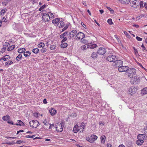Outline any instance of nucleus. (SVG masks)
<instances>
[{"label": "nucleus", "instance_id": "f257e3e1", "mask_svg": "<svg viewBox=\"0 0 147 147\" xmlns=\"http://www.w3.org/2000/svg\"><path fill=\"white\" fill-rule=\"evenodd\" d=\"M147 136L145 134H139L137 136L138 139L136 142V144L138 145H142L144 142V140L146 139Z\"/></svg>", "mask_w": 147, "mask_h": 147}, {"label": "nucleus", "instance_id": "f03ea898", "mask_svg": "<svg viewBox=\"0 0 147 147\" xmlns=\"http://www.w3.org/2000/svg\"><path fill=\"white\" fill-rule=\"evenodd\" d=\"M84 129V126L82 124L79 126L78 125H75L74 127L73 131L75 133L78 132H81L83 131Z\"/></svg>", "mask_w": 147, "mask_h": 147}, {"label": "nucleus", "instance_id": "7ed1b4c3", "mask_svg": "<svg viewBox=\"0 0 147 147\" xmlns=\"http://www.w3.org/2000/svg\"><path fill=\"white\" fill-rule=\"evenodd\" d=\"M136 69L134 68H128L127 71V74L128 77L131 78L134 76L136 75Z\"/></svg>", "mask_w": 147, "mask_h": 147}, {"label": "nucleus", "instance_id": "20e7f679", "mask_svg": "<svg viewBox=\"0 0 147 147\" xmlns=\"http://www.w3.org/2000/svg\"><path fill=\"white\" fill-rule=\"evenodd\" d=\"M131 6L136 10L139 9V6L140 5L139 2L137 0H135L130 3Z\"/></svg>", "mask_w": 147, "mask_h": 147}, {"label": "nucleus", "instance_id": "39448f33", "mask_svg": "<svg viewBox=\"0 0 147 147\" xmlns=\"http://www.w3.org/2000/svg\"><path fill=\"white\" fill-rule=\"evenodd\" d=\"M97 136H96L95 135L92 134L90 138L88 137H86V140L90 142L93 143L94 142V141L97 139Z\"/></svg>", "mask_w": 147, "mask_h": 147}, {"label": "nucleus", "instance_id": "423d86ee", "mask_svg": "<svg viewBox=\"0 0 147 147\" xmlns=\"http://www.w3.org/2000/svg\"><path fill=\"white\" fill-rule=\"evenodd\" d=\"M29 124L30 127L34 128L37 127L39 125L38 122L35 120L30 121Z\"/></svg>", "mask_w": 147, "mask_h": 147}, {"label": "nucleus", "instance_id": "0eeeda50", "mask_svg": "<svg viewBox=\"0 0 147 147\" xmlns=\"http://www.w3.org/2000/svg\"><path fill=\"white\" fill-rule=\"evenodd\" d=\"M85 37V34L82 32H80L77 34L75 37V39L76 40H81L84 38Z\"/></svg>", "mask_w": 147, "mask_h": 147}, {"label": "nucleus", "instance_id": "6e6552de", "mask_svg": "<svg viewBox=\"0 0 147 147\" xmlns=\"http://www.w3.org/2000/svg\"><path fill=\"white\" fill-rule=\"evenodd\" d=\"M113 66H114L116 67H118V68L123 65V62L121 60L116 61L113 63Z\"/></svg>", "mask_w": 147, "mask_h": 147}, {"label": "nucleus", "instance_id": "1a4fd4ad", "mask_svg": "<svg viewBox=\"0 0 147 147\" xmlns=\"http://www.w3.org/2000/svg\"><path fill=\"white\" fill-rule=\"evenodd\" d=\"M137 90L134 87L132 86L129 88L128 90V92L129 94L132 95L135 94L137 91Z\"/></svg>", "mask_w": 147, "mask_h": 147}, {"label": "nucleus", "instance_id": "9d476101", "mask_svg": "<svg viewBox=\"0 0 147 147\" xmlns=\"http://www.w3.org/2000/svg\"><path fill=\"white\" fill-rule=\"evenodd\" d=\"M106 52V49L103 47L99 48L97 51V53L101 55H103Z\"/></svg>", "mask_w": 147, "mask_h": 147}, {"label": "nucleus", "instance_id": "9b49d317", "mask_svg": "<svg viewBox=\"0 0 147 147\" xmlns=\"http://www.w3.org/2000/svg\"><path fill=\"white\" fill-rule=\"evenodd\" d=\"M128 67L127 66H121V67H119L118 68V70L120 72H123L127 71Z\"/></svg>", "mask_w": 147, "mask_h": 147}, {"label": "nucleus", "instance_id": "f8f14e48", "mask_svg": "<svg viewBox=\"0 0 147 147\" xmlns=\"http://www.w3.org/2000/svg\"><path fill=\"white\" fill-rule=\"evenodd\" d=\"M42 19L45 22H48L50 20V18L47 13L44 14L42 17Z\"/></svg>", "mask_w": 147, "mask_h": 147}, {"label": "nucleus", "instance_id": "ddd939ff", "mask_svg": "<svg viewBox=\"0 0 147 147\" xmlns=\"http://www.w3.org/2000/svg\"><path fill=\"white\" fill-rule=\"evenodd\" d=\"M56 129V130L59 132H61L63 130V128L61 124V123H57V124L55 125Z\"/></svg>", "mask_w": 147, "mask_h": 147}, {"label": "nucleus", "instance_id": "4468645a", "mask_svg": "<svg viewBox=\"0 0 147 147\" xmlns=\"http://www.w3.org/2000/svg\"><path fill=\"white\" fill-rule=\"evenodd\" d=\"M116 56L115 55H110L107 58V60L111 62L113 61L115 59Z\"/></svg>", "mask_w": 147, "mask_h": 147}, {"label": "nucleus", "instance_id": "2eb2a0df", "mask_svg": "<svg viewBox=\"0 0 147 147\" xmlns=\"http://www.w3.org/2000/svg\"><path fill=\"white\" fill-rule=\"evenodd\" d=\"M49 111L51 115L52 116L55 115L57 113V110L53 108H51Z\"/></svg>", "mask_w": 147, "mask_h": 147}, {"label": "nucleus", "instance_id": "dca6fc26", "mask_svg": "<svg viewBox=\"0 0 147 147\" xmlns=\"http://www.w3.org/2000/svg\"><path fill=\"white\" fill-rule=\"evenodd\" d=\"M77 32L76 30H73L69 33V35L70 37L72 36L73 37L76 34Z\"/></svg>", "mask_w": 147, "mask_h": 147}, {"label": "nucleus", "instance_id": "f3484780", "mask_svg": "<svg viewBox=\"0 0 147 147\" xmlns=\"http://www.w3.org/2000/svg\"><path fill=\"white\" fill-rule=\"evenodd\" d=\"M88 45L89 48L92 49H94L97 47V45L96 44H94L92 42L89 43Z\"/></svg>", "mask_w": 147, "mask_h": 147}, {"label": "nucleus", "instance_id": "a211bd4d", "mask_svg": "<svg viewBox=\"0 0 147 147\" xmlns=\"http://www.w3.org/2000/svg\"><path fill=\"white\" fill-rule=\"evenodd\" d=\"M121 3L124 4H128L131 0H118Z\"/></svg>", "mask_w": 147, "mask_h": 147}, {"label": "nucleus", "instance_id": "6ab92c4d", "mask_svg": "<svg viewBox=\"0 0 147 147\" xmlns=\"http://www.w3.org/2000/svg\"><path fill=\"white\" fill-rule=\"evenodd\" d=\"M13 64V61L11 60H9L5 63L4 66L5 67H8L10 65Z\"/></svg>", "mask_w": 147, "mask_h": 147}, {"label": "nucleus", "instance_id": "aec40b11", "mask_svg": "<svg viewBox=\"0 0 147 147\" xmlns=\"http://www.w3.org/2000/svg\"><path fill=\"white\" fill-rule=\"evenodd\" d=\"M64 22L61 20L58 23L57 26L59 28H61L64 26Z\"/></svg>", "mask_w": 147, "mask_h": 147}, {"label": "nucleus", "instance_id": "412c9836", "mask_svg": "<svg viewBox=\"0 0 147 147\" xmlns=\"http://www.w3.org/2000/svg\"><path fill=\"white\" fill-rule=\"evenodd\" d=\"M10 58V57L9 55H6L5 56L2 57L1 59V60H3L5 61H6L8 60Z\"/></svg>", "mask_w": 147, "mask_h": 147}, {"label": "nucleus", "instance_id": "4be33fe9", "mask_svg": "<svg viewBox=\"0 0 147 147\" xmlns=\"http://www.w3.org/2000/svg\"><path fill=\"white\" fill-rule=\"evenodd\" d=\"M133 79L134 82H135L136 83H138L140 82V78L138 76H135Z\"/></svg>", "mask_w": 147, "mask_h": 147}, {"label": "nucleus", "instance_id": "5701e85b", "mask_svg": "<svg viewBox=\"0 0 147 147\" xmlns=\"http://www.w3.org/2000/svg\"><path fill=\"white\" fill-rule=\"evenodd\" d=\"M106 137L105 135L102 136L100 137V141L102 143L104 144L105 142Z\"/></svg>", "mask_w": 147, "mask_h": 147}, {"label": "nucleus", "instance_id": "b1692460", "mask_svg": "<svg viewBox=\"0 0 147 147\" xmlns=\"http://www.w3.org/2000/svg\"><path fill=\"white\" fill-rule=\"evenodd\" d=\"M10 119V117L9 115H6L2 117V119L4 121H7L9 120Z\"/></svg>", "mask_w": 147, "mask_h": 147}, {"label": "nucleus", "instance_id": "393cba45", "mask_svg": "<svg viewBox=\"0 0 147 147\" xmlns=\"http://www.w3.org/2000/svg\"><path fill=\"white\" fill-rule=\"evenodd\" d=\"M26 49L24 48H20L18 50V52L20 53H24Z\"/></svg>", "mask_w": 147, "mask_h": 147}, {"label": "nucleus", "instance_id": "a878e982", "mask_svg": "<svg viewBox=\"0 0 147 147\" xmlns=\"http://www.w3.org/2000/svg\"><path fill=\"white\" fill-rule=\"evenodd\" d=\"M98 54L97 52L96 53V52H93L91 55V56L93 58H96L98 57V55L97 54Z\"/></svg>", "mask_w": 147, "mask_h": 147}, {"label": "nucleus", "instance_id": "bb28decb", "mask_svg": "<svg viewBox=\"0 0 147 147\" xmlns=\"http://www.w3.org/2000/svg\"><path fill=\"white\" fill-rule=\"evenodd\" d=\"M60 21V20L59 18H56L55 19H54L52 21V23L54 24H57L58 23L59 21Z\"/></svg>", "mask_w": 147, "mask_h": 147}, {"label": "nucleus", "instance_id": "cd10ccee", "mask_svg": "<svg viewBox=\"0 0 147 147\" xmlns=\"http://www.w3.org/2000/svg\"><path fill=\"white\" fill-rule=\"evenodd\" d=\"M30 54V52L29 51H27L26 52L25 51V52L24 53V56L26 57H27L29 56Z\"/></svg>", "mask_w": 147, "mask_h": 147}, {"label": "nucleus", "instance_id": "c85d7f7f", "mask_svg": "<svg viewBox=\"0 0 147 147\" xmlns=\"http://www.w3.org/2000/svg\"><path fill=\"white\" fill-rule=\"evenodd\" d=\"M45 46V44L42 42H40L38 45V46L39 48H43Z\"/></svg>", "mask_w": 147, "mask_h": 147}, {"label": "nucleus", "instance_id": "c756f323", "mask_svg": "<svg viewBox=\"0 0 147 147\" xmlns=\"http://www.w3.org/2000/svg\"><path fill=\"white\" fill-rule=\"evenodd\" d=\"M89 48V45H85L82 46L81 47V49L82 50H86L87 49V48Z\"/></svg>", "mask_w": 147, "mask_h": 147}, {"label": "nucleus", "instance_id": "7c9ffc66", "mask_svg": "<svg viewBox=\"0 0 147 147\" xmlns=\"http://www.w3.org/2000/svg\"><path fill=\"white\" fill-rule=\"evenodd\" d=\"M68 32H65L63 33L62 34L60 35V38H63L65 36H67L68 34Z\"/></svg>", "mask_w": 147, "mask_h": 147}, {"label": "nucleus", "instance_id": "2f4dec72", "mask_svg": "<svg viewBox=\"0 0 147 147\" xmlns=\"http://www.w3.org/2000/svg\"><path fill=\"white\" fill-rule=\"evenodd\" d=\"M47 14L49 15V18H50V20L51 19H53L54 18V16L53 13L49 12L47 13Z\"/></svg>", "mask_w": 147, "mask_h": 147}, {"label": "nucleus", "instance_id": "473e14b6", "mask_svg": "<svg viewBox=\"0 0 147 147\" xmlns=\"http://www.w3.org/2000/svg\"><path fill=\"white\" fill-rule=\"evenodd\" d=\"M80 42L83 44H85L87 43L88 41L87 40L84 38L81 40Z\"/></svg>", "mask_w": 147, "mask_h": 147}, {"label": "nucleus", "instance_id": "72a5a7b5", "mask_svg": "<svg viewBox=\"0 0 147 147\" xmlns=\"http://www.w3.org/2000/svg\"><path fill=\"white\" fill-rule=\"evenodd\" d=\"M22 55L21 54H19L16 57V59L18 61H19L22 59Z\"/></svg>", "mask_w": 147, "mask_h": 147}, {"label": "nucleus", "instance_id": "f704fd0d", "mask_svg": "<svg viewBox=\"0 0 147 147\" xmlns=\"http://www.w3.org/2000/svg\"><path fill=\"white\" fill-rule=\"evenodd\" d=\"M142 93H143L144 94H147V87L143 88L142 90Z\"/></svg>", "mask_w": 147, "mask_h": 147}, {"label": "nucleus", "instance_id": "c9c22d12", "mask_svg": "<svg viewBox=\"0 0 147 147\" xmlns=\"http://www.w3.org/2000/svg\"><path fill=\"white\" fill-rule=\"evenodd\" d=\"M7 9H2L1 11V14L2 16H3L4 13L6 12Z\"/></svg>", "mask_w": 147, "mask_h": 147}, {"label": "nucleus", "instance_id": "e433bc0d", "mask_svg": "<svg viewBox=\"0 0 147 147\" xmlns=\"http://www.w3.org/2000/svg\"><path fill=\"white\" fill-rule=\"evenodd\" d=\"M15 48V46L14 45H11L10 47H9L7 49L8 51H11L13 49Z\"/></svg>", "mask_w": 147, "mask_h": 147}, {"label": "nucleus", "instance_id": "4c0bfd02", "mask_svg": "<svg viewBox=\"0 0 147 147\" xmlns=\"http://www.w3.org/2000/svg\"><path fill=\"white\" fill-rule=\"evenodd\" d=\"M32 52L34 53H37L39 52V49L38 48L34 49H33Z\"/></svg>", "mask_w": 147, "mask_h": 147}, {"label": "nucleus", "instance_id": "58836bf2", "mask_svg": "<svg viewBox=\"0 0 147 147\" xmlns=\"http://www.w3.org/2000/svg\"><path fill=\"white\" fill-rule=\"evenodd\" d=\"M18 123H16V125H19L21 126L22 125H23V124H24L23 123L22 121L20 120H18Z\"/></svg>", "mask_w": 147, "mask_h": 147}, {"label": "nucleus", "instance_id": "ea45409f", "mask_svg": "<svg viewBox=\"0 0 147 147\" xmlns=\"http://www.w3.org/2000/svg\"><path fill=\"white\" fill-rule=\"evenodd\" d=\"M67 43H65V42H63V43H62L61 44V47H63V48H66V47H67Z\"/></svg>", "mask_w": 147, "mask_h": 147}, {"label": "nucleus", "instance_id": "a19ab883", "mask_svg": "<svg viewBox=\"0 0 147 147\" xmlns=\"http://www.w3.org/2000/svg\"><path fill=\"white\" fill-rule=\"evenodd\" d=\"M133 48L134 50V54L136 56H137L138 55V50L136 49L134 47H133Z\"/></svg>", "mask_w": 147, "mask_h": 147}, {"label": "nucleus", "instance_id": "79ce46f5", "mask_svg": "<svg viewBox=\"0 0 147 147\" xmlns=\"http://www.w3.org/2000/svg\"><path fill=\"white\" fill-rule=\"evenodd\" d=\"M107 8L110 11L111 13L113 14L114 13V10L109 7H107Z\"/></svg>", "mask_w": 147, "mask_h": 147}, {"label": "nucleus", "instance_id": "37998d69", "mask_svg": "<svg viewBox=\"0 0 147 147\" xmlns=\"http://www.w3.org/2000/svg\"><path fill=\"white\" fill-rule=\"evenodd\" d=\"M56 46L54 45H51L50 46V49L51 50H55L56 48Z\"/></svg>", "mask_w": 147, "mask_h": 147}, {"label": "nucleus", "instance_id": "c03bdc74", "mask_svg": "<svg viewBox=\"0 0 147 147\" xmlns=\"http://www.w3.org/2000/svg\"><path fill=\"white\" fill-rule=\"evenodd\" d=\"M123 32V33L126 36L127 38H130V37H131L128 34V33L126 31H124Z\"/></svg>", "mask_w": 147, "mask_h": 147}, {"label": "nucleus", "instance_id": "a18cd8bd", "mask_svg": "<svg viewBox=\"0 0 147 147\" xmlns=\"http://www.w3.org/2000/svg\"><path fill=\"white\" fill-rule=\"evenodd\" d=\"M107 22L110 25L112 24H113L112 20L111 19H108L107 20Z\"/></svg>", "mask_w": 147, "mask_h": 147}, {"label": "nucleus", "instance_id": "49530a36", "mask_svg": "<svg viewBox=\"0 0 147 147\" xmlns=\"http://www.w3.org/2000/svg\"><path fill=\"white\" fill-rule=\"evenodd\" d=\"M46 5L45 4H44L39 9V11H42L43 9L46 7Z\"/></svg>", "mask_w": 147, "mask_h": 147}, {"label": "nucleus", "instance_id": "de8ad7c7", "mask_svg": "<svg viewBox=\"0 0 147 147\" xmlns=\"http://www.w3.org/2000/svg\"><path fill=\"white\" fill-rule=\"evenodd\" d=\"M42 48V49L40 50V51L42 53H45L47 51V49L46 48H45L43 47Z\"/></svg>", "mask_w": 147, "mask_h": 147}, {"label": "nucleus", "instance_id": "09e8293b", "mask_svg": "<svg viewBox=\"0 0 147 147\" xmlns=\"http://www.w3.org/2000/svg\"><path fill=\"white\" fill-rule=\"evenodd\" d=\"M136 39L138 41H141L142 40V38L138 36L136 37Z\"/></svg>", "mask_w": 147, "mask_h": 147}, {"label": "nucleus", "instance_id": "8fccbe9b", "mask_svg": "<svg viewBox=\"0 0 147 147\" xmlns=\"http://www.w3.org/2000/svg\"><path fill=\"white\" fill-rule=\"evenodd\" d=\"M68 27V25H66L65 26H64V28L62 29V30L61 31V32H63L65 30H66Z\"/></svg>", "mask_w": 147, "mask_h": 147}, {"label": "nucleus", "instance_id": "3c124183", "mask_svg": "<svg viewBox=\"0 0 147 147\" xmlns=\"http://www.w3.org/2000/svg\"><path fill=\"white\" fill-rule=\"evenodd\" d=\"M2 21L3 22H7V18L6 17V18L5 16L3 17L2 18Z\"/></svg>", "mask_w": 147, "mask_h": 147}, {"label": "nucleus", "instance_id": "603ef678", "mask_svg": "<svg viewBox=\"0 0 147 147\" xmlns=\"http://www.w3.org/2000/svg\"><path fill=\"white\" fill-rule=\"evenodd\" d=\"M43 123L44 125H45L46 126H48L49 125V123L47 122L45 120L43 121Z\"/></svg>", "mask_w": 147, "mask_h": 147}, {"label": "nucleus", "instance_id": "864d4df0", "mask_svg": "<svg viewBox=\"0 0 147 147\" xmlns=\"http://www.w3.org/2000/svg\"><path fill=\"white\" fill-rule=\"evenodd\" d=\"M141 47L142 48V50L144 51V50H146V48L144 46L143 44H142V45L141 46Z\"/></svg>", "mask_w": 147, "mask_h": 147}, {"label": "nucleus", "instance_id": "5fc2aeb1", "mask_svg": "<svg viewBox=\"0 0 147 147\" xmlns=\"http://www.w3.org/2000/svg\"><path fill=\"white\" fill-rule=\"evenodd\" d=\"M34 116L36 117H38V113L37 112H35L34 113Z\"/></svg>", "mask_w": 147, "mask_h": 147}, {"label": "nucleus", "instance_id": "6e6d98bb", "mask_svg": "<svg viewBox=\"0 0 147 147\" xmlns=\"http://www.w3.org/2000/svg\"><path fill=\"white\" fill-rule=\"evenodd\" d=\"M63 39L62 40V43H63V42H65L67 40V38L66 37H65L63 38Z\"/></svg>", "mask_w": 147, "mask_h": 147}, {"label": "nucleus", "instance_id": "4d7b16f0", "mask_svg": "<svg viewBox=\"0 0 147 147\" xmlns=\"http://www.w3.org/2000/svg\"><path fill=\"white\" fill-rule=\"evenodd\" d=\"M115 37L116 39L118 41V42H119V38L117 37V36L116 35H115L114 36Z\"/></svg>", "mask_w": 147, "mask_h": 147}, {"label": "nucleus", "instance_id": "13d9d810", "mask_svg": "<svg viewBox=\"0 0 147 147\" xmlns=\"http://www.w3.org/2000/svg\"><path fill=\"white\" fill-rule=\"evenodd\" d=\"M132 26H133L135 27H136L137 28H138L139 27V26L138 25H137V24H134Z\"/></svg>", "mask_w": 147, "mask_h": 147}, {"label": "nucleus", "instance_id": "bf43d9fd", "mask_svg": "<svg viewBox=\"0 0 147 147\" xmlns=\"http://www.w3.org/2000/svg\"><path fill=\"white\" fill-rule=\"evenodd\" d=\"M24 130H19V131H17V134H19L20 132H24Z\"/></svg>", "mask_w": 147, "mask_h": 147}, {"label": "nucleus", "instance_id": "052dcab7", "mask_svg": "<svg viewBox=\"0 0 147 147\" xmlns=\"http://www.w3.org/2000/svg\"><path fill=\"white\" fill-rule=\"evenodd\" d=\"M43 102L44 104H46L47 103L46 99H44L43 100Z\"/></svg>", "mask_w": 147, "mask_h": 147}, {"label": "nucleus", "instance_id": "680f3d73", "mask_svg": "<svg viewBox=\"0 0 147 147\" xmlns=\"http://www.w3.org/2000/svg\"><path fill=\"white\" fill-rule=\"evenodd\" d=\"M7 123L9 124H11L12 125H13L14 124L13 123L12 121H7Z\"/></svg>", "mask_w": 147, "mask_h": 147}, {"label": "nucleus", "instance_id": "e2e57ef3", "mask_svg": "<svg viewBox=\"0 0 147 147\" xmlns=\"http://www.w3.org/2000/svg\"><path fill=\"white\" fill-rule=\"evenodd\" d=\"M82 3L83 5L86 6L87 5V4L86 1H83L82 2Z\"/></svg>", "mask_w": 147, "mask_h": 147}, {"label": "nucleus", "instance_id": "0e129e2a", "mask_svg": "<svg viewBox=\"0 0 147 147\" xmlns=\"http://www.w3.org/2000/svg\"><path fill=\"white\" fill-rule=\"evenodd\" d=\"M81 24L82 25V26L84 27L85 28H86V26L82 22Z\"/></svg>", "mask_w": 147, "mask_h": 147}, {"label": "nucleus", "instance_id": "69168bd1", "mask_svg": "<svg viewBox=\"0 0 147 147\" xmlns=\"http://www.w3.org/2000/svg\"><path fill=\"white\" fill-rule=\"evenodd\" d=\"M99 124L101 125H104V123L103 122L101 121L99 122Z\"/></svg>", "mask_w": 147, "mask_h": 147}, {"label": "nucleus", "instance_id": "338daca9", "mask_svg": "<svg viewBox=\"0 0 147 147\" xmlns=\"http://www.w3.org/2000/svg\"><path fill=\"white\" fill-rule=\"evenodd\" d=\"M144 5L145 8L147 10V3H145Z\"/></svg>", "mask_w": 147, "mask_h": 147}, {"label": "nucleus", "instance_id": "774afa93", "mask_svg": "<svg viewBox=\"0 0 147 147\" xmlns=\"http://www.w3.org/2000/svg\"><path fill=\"white\" fill-rule=\"evenodd\" d=\"M107 147H112V146L110 144H107Z\"/></svg>", "mask_w": 147, "mask_h": 147}]
</instances>
